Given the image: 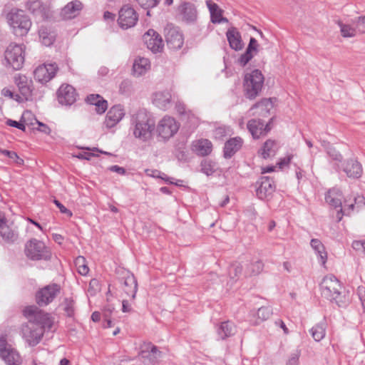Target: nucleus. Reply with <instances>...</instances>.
Returning a JSON list of instances; mask_svg holds the SVG:
<instances>
[{"mask_svg": "<svg viewBox=\"0 0 365 365\" xmlns=\"http://www.w3.org/2000/svg\"><path fill=\"white\" fill-rule=\"evenodd\" d=\"M24 317L36 327H30L26 336V341L30 346L38 344L45 331H50L54 324V319L51 314L45 312L36 305L24 307Z\"/></svg>", "mask_w": 365, "mask_h": 365, "instance_id": "obj_1", "label": "nucleus"}, {"mask_svg": "<svg viewBox=\"0 0 365 365\" xmlns=\"http://www.w3.org/2000/svg\"><path fill=\"white\" fill-rule=\"evenodd\" d=\"M341 289L339 281L334 275L324 277L320 284L322 297L331 302H334L340 307H345L349 302V298L341 293Z\"/></svg>", "mask_w": 365, "mask_h": 365, "instance_id": "obj_2", "label": "nucleus"}, {"mask_svg": "<svg viewBox=\"0 0 365 365\" xmlns=\"http://www.w3.org/2000/svg\"><path fill=\"white\" fill-rule=\"evenodd\" d=\"M155 123L145 110H139L131 118V129L133 135L145 142L151 138Z\"/></svg>", "mask_w": 365, "mask_h": 365, "instance_id": "obj_3", "label": "nucleus"}, {"mask_svg": "<svg viewBox=\"0 0 365 365\" xmlns=\"http://www.w3.org/2000/svg\"><path fill=\"white\" fill-rule=\"evenodd\" d=\"M24 254L31 261H50L52 258L51 248L37 239L29 240L24 247Z\"/></svg>", "mask_w": 365, "mask_h": 365, "instance_id": "obj_4", "label": "nucleus"}, {"mask_svg": "<svg viewBox=\"0 0 365 365\" xmlns=\"http://www.w3.org/2000/svg\"><path fill=\"white\" fill-rule=\"evenodd\" d=\"M264 78L262 72L255 69L245 75L243 87L246 98L253 100L262 91Z\"/></svg>", "mask_w": 365, "mask_h": 365, "instance_id": "obj_5", "label": "nucleus"}, {"mask_svg": "<svg viewBox=\"0 0 365 365\" xmlns=\"http://www.w3.org/2000/svg\"><path fill=\"white\" fill-rule=\"evenodd\" d=\"M61 292V286L56 283L48 284L38 289L35 295L36 302L39 307L51 304Z\"/></svg>", "mask_w": 365, "mask_h": 365, "instance_id": "obj_6", "label": "nucleus"}, {"mask_svg": "<svg viewBox=\"0 0 365 365\" xmlns=\"http://www.w3.org/2000/svg\"><path fill=\"white\" fill-rule=\"evenodd\" d=\"M139 356L145 365H155L162 357V352L150 342H144L140 345Z\"/></svg>", "mask_w": 365, "mask_h": 365, "instance_id": "obj_7", "label": "nucleus"}, {"mask_svg": "<svg viewBox=\"0 0 365 365\" xmlns=\"http://www.w3.org/2000/svg\"><path fill=\"white\" fill-rule=\"evenodd\" d=\"M6 19L16 36H23V11L18 8L4 9Z\"/></svg>", "mask_w": 365, "mask_h": 365, "instance_id": "obj_8", "label": "nucleus"}, {"mask_svg": "<svg viewBox=\"0 0 365 365\" xmlns=\"http://www.w3.org/2000/svg\"><path fill=\"white\" fill-rule=\"evenodd\" d=\"M179 129V123L171 116H164L158 123L157 132L160 137L168 140L173 137Z\"/></svg>", "mask_w": 365, "mask_h": 365, "instance_id": "obj_9", "label": "nucleus"}, {"mask_svg": "<svg viewBox=\"0 0 365 365\" xmlns=\"http://www.w3.org/2000/svg\"><path fill=\"white\" fill-rule=\"evenodd\" d=\"M5 59L14 70H20L23 66V48L21 46L11 43L5 51Z\"/></svg>", "mask_w": 365, "mask_h": 365, "instance_id": "obj_10", "label": "nucleus"}, {"mask_svg": "<svg viewBox=\"0 0 365 365\" xmlns=\"http://www.w3.org/2000/svg\"><path fill=\"white\" fill-rule=\"evenodd\" d=\"M58 70V68L56 63H44L34 70V78L41 83H46L56 76Z\"/></svg>", "mask_w": 365, "mask_h": 365, "instance_id": "obj_11", "label": "nucleus"}, {"mask_svg": "<svg viewBox=\"0 0 365 365\" xmlns=\"http://www.w3.org/2000/svg\"><path fill=\"white\" fill-rule=\"evenodd\" d=\"M138 19V17L135 11L132 7L126 5L120 10L118 22L121 28L127 29L134 26Z\"/></svg>", "mask_w": 365, "mask_h": 365, "instance_id": "obj_12", "label": "nucleus"}, {"mask_svg": "<svg viewBox=\"0 0 365 365\" xmlns=\"http://www.w3.org/2000/svg\"><path fill=\"white\" fill-rule=\"evenodd\" d=\"M0 356L8 365H20L21 359L19 354L7 347L5 336L0 337Z\"/></svg>", "mask_w": 365, "mask_h": 365, "instance_id": "obj_13", "label": "nucleus"}, {"mask_svg": "<svg viewBox=\"0 0 365 365\" xmlns=\"http://www.w3.org/2000/svg\"><path fill=\"white\" fill-rule=\"evenodd\" d=\"M123 106L118 104L112 106L108 111L104 120V125L107 128L115 127L125 116Z\"/></svg>", "mask_w": 365, "mask_h": 365, "instance_id": "obj_14", "label": "nucleus"}, {"mask_svg": "<svg viewBox=\"0 0 365 365\" xmlns=\"http://www.w3.org/2000/svg\"><path fill=\"white\" fill-rule=\"evenodd\" d=\"M27 9L39 21H43L49 16V8L40 0H28Z\"/></svg>", "mask_w": 365, "mask_h": 365, "instance_id": "obj_15", "label": "nucleus"}, {"mask_svg": "<svg viewBox=\"0 0 365 365\" xmlns=\"http://www.w3.org/2000/svg\"><path fill=\"white\" fill-rule=\"evenodd\" d=\"M143 40L148 49L153 53L160 52L163 48L161 36L153 29H149L144 35Z\"/></svg>", "mask_w": 365, "mask_h": 365, "instance_id": "obj_16", "label": "nucleus"}, {"mask_svg": "<svg viewBox=\"0 0 365 365\" xmlns=\"http://www.w3.org/2000/svg\"><path fill=\"white\" fill-rule=\"evenodd\" d=\"M257 183L256 195L260 200L267 199L275 190L274 181L269 177H262Z\"/></svg>", "mask_w": 365, "mask_h": 365, "instance_id": "obj_17", "label": "nucleus"}, {"mask_svg": "<svg viewBox=\"0 0 365 365\" xmlns=\"http://www.w3.org/2000/svg\"><path fill=\"white\" fill-rule=\"evenodd\" d=\"M57 98L61 105L71 106L76 101V90L71 85H62L58 90Z\"/></svg>", "mask_w": 365, "mask_h": 365, "instance_id": "obj_18", "label": "nucleus"}, {"mask_svg": "<svg viewBox=\"0 0 365 365\" xmlns=\"http://www.w3.org/2000/svg\"><path fill=\"white\" fill-rule=\"evenodd\" d=\"M247 129L252 134L254 138H259L262 135H266L270 128H269V124L262 120L260 119H252L247 123Z\"/></svg>", "mask_w": 365, "mask_h": 365, "instance_id": "obj_19", "label": "nucleus"}, {"mask_svg": "<svg viewBox=\"0 0 365 365\" xmlns=\"http://www.w3.org/2000/svg\"><path fill=\"white\" fill-rule=\"evenodd\" d=\"M165 38L167 45L170 49H180L184 43L182 34L175 27L168 29Z\"/></svg>", "mask_w": 365, "mask_h": 365, "instance_id": "obj_20", "label": "nucleus"}, {"mask_svg": "<svg viewBox=\"0 0 365 365\" xmlns=\"http://www.w3.org/2000/svg\"><path fill=\"white\" fill-rule=\"evenodd\" d=\"M153 103L158 108L166 110L171 106L172 95L169 91H157L153 96Z\"/></svg>", "mask_w": 365, "mask_h": 365, "instance_id": "obj_21", "label": "nucleus"}, {"mask_svg": "<svg viewBox=\"0 0 365 365\" xmlns=\"http://www.w3.org/2000/svg\"><path fill=\"white\" fill-rule=\"evenodd\" d=\"M83 4L79 0L71 1L61 11V16L63 19H71L77 16L81 9Z\"/></svg>", "mask_w": 365, "mask_h": 365, "instance_id": "obj_22", "label": "nucleus"}, {"mask_svg": "<svg viewBox=\"0 0 365 365\" xmlns=\"http://www.w3.org/2000/svg\"><path fill=\"white\" fill-rule=\"evenodd\" d=\"M342 166L344 172L349 178H359L362 175V165L356 160H348Z\"/></svg>", "mask_w": 365, "mask_h": 365, "instance_id": "obj_23", "label": "nucleus"}, {"mask_svg": "<svg viewBox=\"0 0 365 365\" xmlns=\"http://www.w3.org/2000/svg\"><path fill=\"white\" fill-rule=\"evenodd\" d=\"M179 10L184 21L187 22H194L197 19V11L193 4L183 2L180 6Z\"/></svg>", "mask_w": 365, "mask_h": 365, "instance_id": "obj_24", "label": "nucleus"}, {"mask_svg": "<svg viewBox=\"0 0 365 365\" xmlns=\"http://www.w3.org/2000/svg\"><path fill=\"white\" fill-rule=\"evenodd\" d=\"M206 5L210 14V21L213 24H220L222 22H227V19L222 17L223 11L219 6L212 1L211 0L206 1Z\"/></svg>", "mask_w": 365, "mask_h": 365, "instance_id": "obj_25", "label": "nucleus"}, {"mask_svg": "<svg viewBox=\"0 0 365 365\" xmlns=\"http://www.w3.org/2000/svg\"><path fill=\"white\" fill-rule=\"evenodd\" d=\"M242 145V140L240 137L230 138L224 146V157L230 158Z\"/></svg>", "mask_w": 365, "mask_h": 365, "instance_id": "obj_26", "label": "nucleus"}, {"mask_svg": "<svg viewBox=\"0 0 365 365\" xmlns=\"http://www.w3.org/2000/svg\"><path fill=\"white\" fill-rule=\"evenodd\" d=\"M86 102L95 106V110L98 114H102L108 108V102L98 94H90L86 98Z\"/></svg>", "mask_w": 365, "mask_h": 365, "instance_id": "obj_27", "label": "nucleus"}, {"mask_svg": "<svg viewBox=\"0 0 365 365\" xmlns=\"http://www.w3.org/2000/svg\"><path fill=\"white\" fill-rule=\"evenodd\" d=\"M124 292L134 299L138 290V283L133 274L128 273L123 279Z\"/></svg>", "mask_w": 365, "mask_h": 365, "instance_id": "obj_28", "label": "nucleus"}, {"mask_svg": "<svg viewBox=\"0 0 365 365\" xmlns=\"http://www.w3.org/2000/svg\"><path fill=\"white\" fill-rule=\"evenodd\" d=\"M192 150L200 156L209 155L212 150V144L207 139L196 140L192 144Z\"/></svg>", "mask_w": 365, "mask_h": 365, "instance_id": "obj_29", "label": "nucleus"}, {"mask_svg": "<svg viewBox=\"0 0 365 365\" xmlns=\"http://www.w3.org/2000/svg\"><path fill=\"white\" fill-rule=\"evenodd\" d=\"M310 245L317 255L319 262L324 265L327 259V252L323 243L319 239H312Z\"/></svg>", "mask_w": 365, "mask_h": 365, "instance_id": "obj_30", "label": "nucleus"}, {"mask_svg": "<svg viewBox=\"0 0 365 365\" xmlns=\"http://www.w3.org/2000/svg\"><path fill=\"white\" fill-rule=\"evenodd\" d=\"M226 36L229 44L232 49L235 51L242 49L243 44L242 43L241 35L237 29L233 27L229 29L226 33Z\"/></svg>", "mask_w": 365, "mask_h": 365, "instance_id": "obj_31", "label": "nucleus"}, {"mask_svg": "<svg viewBox=\"0 0 365 365\" xmlns=\"http://www.w3.org/2000/svg\"><path fill=\"white\" fill-rule=\"evenodd\" d=\"M150 64L148 58L143 57L137 58L133 66V74L136 76H140L150 69Z\"/></svg>", "mask_w": 365, "mask_h": 365, "instance_id": "obj_32", "label": "nucleus"}, {"mask_svg": "<svg viewBox=\"0 0 365 365\" xmlns=\"http://www.w3.org/2000/svg\"><path fill=\"white\" fill-rule=\"evenodd\" d=\"M341 192L337 188L330 189L325 196L326 202L335 208L341 207Z\"/></svg>", "mask_w": 365, "mask_h": 365, "instance_id": "obj_33", "label": "nucleus"}, {"mask_svg": "<svg viewBox=\"0 0 365 365\" xmlns=\"http://www.w3.org/2000/svg\"><path fill=\"white\" fill-rule=\"evenodd\" d=\"M236 331L235 326L233 323L227 321L222 322L217 328V334L222 339L232 336Z\"/></svg>", "mask_w": 365, "mask_h": 365, "instance_id": "obj_34", "label": "nucleus"}, {"mask_svg": "<svg viewBox=\"0 0 365 365\" xmlns=\"http://www.w3.org/2000/svg\"><path fill=\"white\" fill-rule=\"evenodd\" d=\"M38 34L42 43L46 46L52 45L56 39V34L46 26H41Z\"/></svg>", "mask_w": 365, "mask_h": 365, "instance_id": "obj_35", "label": "nucleus"}, {"mask_svg": "<svg viewBox=\"0 0 365 365\" xmlns=\"http://www.w3.org/2000/svg\"><path fill=\"white\" fill-rule=\"evenodd\" d=\"M277 148L276 142L272 140H267L259 150V154L264 158L272 157L276 154Z\"/></svg>", "mask_w": 365, "mask_h": 365, "instance_id": "obj_36", "label": "nucleus"}, {"mask_svg": "<svg viewBox=\"0 0 365 365\" xmlns=\"http://www.w3.org/2000/svg\"><path fill=\"white\" fill-rule=\"evenodd\" d=\"M0 236L2 237L3 240L7 242H14L16 239L14 231L7 225L6 220L3 225L0 226Z\"/></svg>", "mask_w": 365, "mask_h": 365, "instance_id": "obj_37", "label": "nucleus"}, {"mask_svg": "<svg viewBox=\"0 0 365 365\" xmlns=\"http://www.w3.org/2000/svg\"><path fill=\"white\" fill-rule=\"evenodd\" d=\"M309 332L316 341H320L326 334V323L320 322L316 324L309 330Z\"/></svg>", "mask_w": 365, "mask_h": 365, "instance_id": "obj_38", "label": "nucleus"}, {"mask_svg": "<svg viewBox=\"0 0 365 365\" xmlns=\"http://www.w3.org/2000/svg\"><path fill=\"white\" fill-rule=\"evenodd\" d=\"M337 25L340 29L341 35L344 38H353L358 35L356 26L344 24L341 21H337Z\"/></svg>", "mask_w": 365, "mask_h": 365, "instance_id": "obj_39", "label": "nucleus"}, {"mask_svg": "<svg viewBox=\"0 0 365 365\" xmlns=\"http://www.w3.org/2000/svg\"><path fill=\"white\" fill-rule=\"evenodd\" d=\"M272 108V101L270 99L264 98L261 101L255 103L252 108L251 110L259 109L260 110L258 112L259 115L265 116L269 113V110Z\"/></svg>", "mask_w": 365, "mask_h": 365, "instance_id": "obj_40", "label": "nucleus"}, {"mask_svg": "<svg viewBox=\"0 0 365 365\" xmlns=\"http://www.w3.org/2000/svg\"><path fill=\"white\" fill-rule=\"evenodd\" d=\"M263 267L264 264L261 260L250 263L245 271V275L252 276L259 274L262 271Z\"/></svg>", "mask_w": 365, "mask_h": 365, "instance_id": "obj_41", "label": "nucleus"}, {"mask_svg": "<svg viewBox=\"0 0 365 365\" xmlns=\"http://www.w3.org/2000/svg\"><path fill=\"white\" fill-rule=\"evenodd\" d=\"M272 314V310L269 307H262L258 309L256 315L257 317L255 324H259L260 322L267 320Z\"/></svg>", "mask_w": 365, "mask_h": 365, "instance_id": "obj_42", "label": "nucleus"}, {"mask_svg": "<svg viewBox=\"0 0 365 365\" xmlns=\"http://www.w3.org/2000/svg\"><path fill=\"white\" fill-rule=\"evenodd\" d=\"M75 264L80 274L85 276L88 273L89 268L86 264L85 257L82 256L78 257L75 260Z\"/></svg>", "mask_w": 365, "mask_h": 365, "instance_id": "obj_43", "label": "nucleus"}, {"mask_svg": "<svg viewBox=\"0 0 365 365\" xmlns=\"http://www.w3.org/2000/svg\"><path fill=\"white\" fill-rule=\"evenodd\" d=\"M36 123H38V120L35 115L29 110H24V130L26 126L34 130Z\"/></svg>", "mask_w": 365, "mask_h": 365, "instance_id": "obj_44", "label": "nucleus"}, {"mask_svg": "<svg viewBox=\"0 0 365 365\" xmlns=\"http://www.w3.org/2000/svg\"><path fill=\"white\" fill-rule=\"evenodd\" d=\"M201 170L207 176L212 175L215 171V163L209 160H204L201 163Z\"/></svg>", "mask_w": 365, "mask_h": 365, "instance_id": "obj_45", "label": "nucleus"}, {"mask_svg": "<svg viewBox=\"0 0 365 365\" xmlns=\"http://www.w3.org/2000/svg\"><path fill=\"white\" fill-rule=\"evenodd\" d=\"M242 266L239 262L233 263L229 269V274L233 279L237 278L242 273Z\"/></svg>", "mask_w": 365, "mask_h": 365, "instance_id": "obj_46", "label": "nucleus"}, {"mask_svg": "<svg viewBox=\"0 0 365 365\" xmlns=\"http://www.w3.org/2000/svg\"><path fill=\"white\" fill-rule=\"evenodd\" d=\"M354 24L358 34H365V16L358 17Z\"/></svg>", "mask_w": 365, "mask_h": 365, "instance_id": "obj_47", "label": "nucleus"}, {"mask_svg": "<svg viewBox=\"0 0 365 365\" xmlns=\"http://www.w3.org/2000/svg\"><path fill=\"white\" fill-rule=\"evenodd\" d=\"M1 95L4 97L9 98L11 99H14L17 102L21 101V96L19 94L14 93L9 88H4L1 91Z\"/></svg>", "mask_w": 365, "mask_h": 365, "instance_id": "obj_48", "label": "nucleus"}, {"mask_svg": "<svg viewBox=\"0 0 365 365\" xmlns=\"http://www.w3.org/2000/svg\"><path fill=\"white\" fill-rule=\"evenodd\" d=\"M253 57L251 51L247 50L240 56L238 59V63L241 66H245Z\"/></svg>", "mask_w": 365, "mask_h": 365, "instance_id": "obj_49", "label": "nucleus"}, {"mask_svg": "<svg viewBox=\"0 0 365 365\" xmlns=\"http://www.w3.org/2000/svg\"><path fill=\"white\" fill-rule=\"evenodd\" d=\"M64 311L69 317L74 314V302L72 299H66L65 301Z\"/></svg>", "mask_w": 365, "mask_h": 365, "instance_id": "obj_50", "label": "nucleus"}, {"mask_svg": "<svg viewBox=\"0 0 365 365\" xmlns=\"http://www.w3.org/2000/svg\"><path fill=\"white\" fill-rule=\"evenodd\" d=\"M141 7L144 9H150L156 6L160 0H136Z\"/></svg>", "mask_w": 365, "mask_h": 365, "instance_id": "obj_51", "label": "nucleus"}, {"mask_svg": "<svg viewBox=\"0 0 365 365\" xmlns=\"http://www.w3.org/2000/svg\"><path fill=\"white\" fill-rule=\"evenodd\" d=\"M327 150V154L334 160L340 161L342 159L341 155L334 148L329 146Z\"/></svg>", "mask_w": 365, "mask_h": 365, "instance_id": "obj_52", "label": "nucleus"}, {"mask_svg": "<svg viewBox=\"0 0 365 365\" xmlns=\"http://www.w3.org/2000/svg\"><path fill=\"white\" fill-rule=\"evenodd\" d=\"M175 109L177 112L181 115H186L190 112V110L187 111L186 106L183 102L180 101L175 102Z\"/></svg>", "mask_w": 365, "mask_h": 365, "instance_id": "obj_53", "label": "nucleus"}, {"mask_svg": "<svg viewBox=\"0 0 365 365\" xmlns=\"http://www.w3.org/2000/svg\"><path fill=\"white\" fill-rule=\"evenodd\" d=\"M34 130H37L39 132H41L45 134H48L51 132V129L49 128V127L47 125H46L38 120V123H36V124L35 125Z\"/></svg>", "mask_w": 365, "mask_h": 365, "instance_id": "obj_54", "label": "nucleus"}, {"mask_svg": "<svg viewBox=\"0 0 365 365\" xmlns=\"http://www.w3.org/2000/svg\"><path fill=\"white\" fill-rule=\"evenodd\" d=\"M7 125L17 128L23 130V115L21 116L19 121L9 119L6 122Z\"/></svg>", "mask_w": 365, "mask_h": 365, "instance_id": "obj_55", "label": "nucleus"}, {"mask_svg": "<svg viewBox=\"0 0 365 365\" xmlns=\"http://www.w3.org/2000/svg\"><path fill=\"white\" fill-rule=\"evenodd\" d=\"M299 358V352L296 351L294 353L291 354L287 362V365H298Z\"/></svg>", "mask_w": 365, "mask_h": 365, "instance_id": "obj_56", "label": "nucleus"}, {"mask_svg": "<svg viewBox=\"0 0 365 365\" xmlns=\"http://www.w3.org/2000/svg\"><path fill=\"white\" fill-rule=\"evenodd\" d=\"M292 157V155H288L286 157L281 158L277 163L279 168L280 169H283L284 167L287 166L290 163Z\"/></svg>", "mask_w": 365, "mask_h": 365, "instance_id": "obj_57", "label": "nucleus"}, {"mask_svg": "<svg viewBox=\"0 0 365 365\" xmlns=\"http://www.w3.org/2000/svg\"><path fill=\"white\" fill-rule=\"evenodd\" d=\"M257 46H258V43H257V40L255 38L251 37L250 40V43H249L248 46L246 50L251 51L252 53V51H257Z\"/></svg>", "mask_w": 365, "mask_h": 365, "instance_id": "obj_58", "label": "nucleus"}, {"mask_svg": "<svg viewBox=\"0 0 365 365\" xmlns=\"http://www.w3.org/2000/svg\"><path fill=\"white\" fill-rule=\"evenodd\" d=\"M93 156H98V155H96L91 152H83V153H78L76 155V157L79 159H84V160H90L91 159V158Z\"/></svg>", "mask_w": 365, "mask_h": 365, "instance_id": "obj_59", "label": "nucleus"}, {"mask_svg": "<svg viewBox=\"0 0 365 365\" xmlns=\"http://www.w3.org/2000/svg\"><path fill=\"white\" fill-rule=\"evenodd\" d=\"M0 152L7 156L9 158L13 160L14 161H15L16 160L19 159V157L17 155V154L14 152V151H9V150H1Z\"/></svg>", "mask_w": 365, "mask_h": 365, "instance_id": "obj_60", "label": "nucleus"}, {"mask_svg": "<svg viewBox=\"0 0 365 365\" xmlns=\"http://www.w3.org/2000/svg\"><path fill=\"white\" fill-rule=\"evenodd\" d=\"M55 205L59 208L61 212L68 214L69 216L72 215V212L68 210L64 205H63L58 200H54Z\"/></svg>", "mask_w": 365, "mask_h": 365, "instance_id": "obj_61", "label": "nucleus"}, {"mask_svg": "<svg viewBox=\"0 0 365 365\" xmlns=\"http://www.w3.org/2000/svg\"><path fill=\"white\" fill-rule=\"evenodd\" d=\"M109 170L112 172L117 173L120 175H124L125 173V170L123 167H120L118 165H112L109 168Z\"/></svg>", "mask_w": 365, "mask_h": 365, "instance_id": "obj_62", "label": "nucleus"}, {"mask_svg": "<svg viewBox=\"0 0 365 365\" xmlns=\"http://www.w3.org/2000/svg\"><path fill=\"white\" fill-rule=\"evenodd\" d=\"M24 101L31 100L32 91L29 86L24 85Z\"/></svg>", "mask_w": 365, "mask_h": 365, "instance_id": "obj_63", "label": "nucleus"}, {"mask_svg": "<svg viewBox=\"0 0 365 365\" xmlns=\"http://www.w3.org/2000/svg\"><path fill=\"white\" fill-rule=\"evenodd\" d=\"M131 310V306L127 299L123 300L122 311L123 312H129Z\"/></svg>", "mask_w": 365, "mask_h": 365, "instance_id": "obj_64", "label": "nucleus"}]
</instances>
